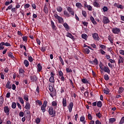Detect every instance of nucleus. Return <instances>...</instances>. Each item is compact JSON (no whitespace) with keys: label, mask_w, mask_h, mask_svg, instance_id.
Here are the masks:
<instances>
[{"label":"nucleus","mask_w":124,"mask_h":124,"mask_svg":"<svg viewBox=\"0 0 124 124\" xmlns=\"http://www.w3.org/2000/svg\"><path fill=\"white\" fill-rule=\"evenodd\" d=\"M59 59L62 65H64V62H63V60H62V56H60L59 57Z\"/></svg>","instance_id":"35"},{"label":"nucleus","mask_w":124,"mask_h":124,"mask_svg":"<svg viewBox=\"0 0 124 124\" xmlns=\"http://www.w3.org/2000/svg\"><path fill=\"white\" fill-rule=\"evenodd\" d=\"M119 59L118 60V64H120V63H123L124 62V58L122 57L121 56H119Z\"/></svg>","instance_id":"17"},{"label":"nucleus","mask_w":124,"mask_h":124,"mask_svg":"<svg viewBox=\"0 0 124 124\" xmlns=\"http://www.w3.org/2000/svg\"><path fill=\"white\" fill-rule=\"evenodd\" d=\"M73 106H74V104L73 102H70L69 105L67 106V108L68 109L69 113H71L72 112V109H73Z\"/></svg>","instance_id":"3"},{"label":"nucleus","mask_w":124,"mask_h":124,"mask_svg":"<svg viewBox=\"0 0 124 124\" xmlns=\"http://www.w3.org/2000/svg\"><path fill=\"white\" fill-rule=\"evenodd\" d=\"M81 37L83 38V39H85V40H87V38H88V36L86 34H82L81 35Z\"/></svg>","instance_id":"42"},{"label":"nucleus","mask_w":124,"mask_h":124,"mask_svg":"<svg viewBox=\"0 0 124 124\" xmlns=\"http://www.w3.org/2000/svg\"><path fill=\"white\" fill-rule=\"evenodd\" d=\"M63 13H64V15L67 17V18L68 17H70V13H68V12H67V11H63Z\"/></svg>","instance_id":"21"},{"label":"nucleus","mask_w":124,"mask_h":124,"mask_svg":"<svg viewBox=\"0 0 124 124\" xmlns=\"http://www.w3.org/2000/svg\"><path fill=\"white\" fill-rule=\"evenodd\" d=\"M35 123L37 124H39L40 123V118H37L36 120H35Z\"/></svg>","instance_id":"62"},{"label":"nucleus","mask_w":124,"mask_h":124,"mask_svg":"<svg viewBox=\"0 0 124 124\" xmlns=\"http://www.w3.org/2000/svg\"><path fill=\"white\" fill-rule=\"evenodd\" d=\"M108 39L109 40V41H110V43L111 44H113V37H112V36L108 35Z\"/></svg>","instance_id":"40"},{"label":"nucleus","mask_w":124,"mask_h":124,"mask_svg":"<svg viewBox=\"0 0 124 124\" xmlns=\"http://www.w3.org/2000/svg\"><path fill=\"white\" fill-rule=\"evenodd\" d=\"M63 26L65 28V29H66V30H67L68 31L70 30V27H69V26L68 25V24H67V23H64L63 24Z\"/></svg>","instance_id":"24"},{"label":"nucleus","mask_w":124,"mask_h":124,"mask_svg":"<svg viewBox=\"0 0 124 124\" xmlns=\"http://www.w3.org/2000/svg\"><path fill=\"white\" fill-rule=\"evenodd\" d=\"M80 122H84L85 121V116H81L80 118Z\"/></svg>","instance_id":"64"},{"label":"nucleus","mask_w":124,"mask_h":124,"mask_svg":"<svg viewBox=\"0 0 124 124\" xmlns=\"http://www.w3.org/2000/svg\"><path fill=\"white\" fill-rule=\"evenodd\" d=\"M124 88L120 87H119V90H118V93L119 94H121V93H124Z\"/></svg>","instance_id":"30"},{"label":"nucleus","mask_w":124,"mask_h":124,"mask_svg":"<svg viewBox=\"0 0 124 124\" xmlns=\"http://www.w3.org/2000/svg\"><path fill=\"white\" fill-rule=\"evenodd\" d=\"M103 70H104V72H106V73H108V74H110V71L109 69V67L107 66H104V69Z\"/></svg>","instance_id":"12"},{"label":"nucleus","mask_w":124,"mask_h":124,"mask_svg":"<svg viewBox=\"0 0 124 124\" xmlns=\"http://www.w3.org/2000/svg\"><path fill=\"white\" fill-rule=\"evenodd\" d=\"M16 106H17V104H16V103H15V102H14L12 103V108L13 109H15V108H16Z\"/></svg>","instance_id":"43"},{"label":"nucleus","mask_w":124,"mask_h":124,"mask_svg":"<svg viewBox=\"0 0 124 124\" xmlns=\"http://www.w3.org/2000/svg\"><path fill=\"white\" fill-rule=\"evenodd\" d=\"M56 10L58 12H62V8L61 6H58L56 8Z\"/></svg>","instance_id":"37"},{"label":"nucleus","mask_w":124,"mask_h":124,"mask_svg":"<svg viewBox=\"0 0 124 124\" xmlns=\"http://www.w3.org/2000/svg\"><path fill=\"white\" fill-rule=\"evenodd\" d=\"M109 89L107 88L106 89H104L103 90V92L104 93H105L106 94H109Z\"/></svg>","instance_id":"39"},{"label":"nucleus","mask_w":124,"mask_h":124,"mask_svg":"<svg viewBox=\"0 0 124 124\" xmlns=\"http://www.w3.org/2000/svg\"><path fill=\"white\" fill-rule=\"evenodd\" d=\"M41 110L42 111L43 113H45L46 112V107L44 106H42L41 108Z\"/></svg>","instance_id":"36"},{"label":"nucleus","mask_w":124,"mask_h":124,"mask_svg":"<svg viewBox=\"0 0 124 124\" xmlns=\"http://www.w3.org/2000/svg\"><path fill=\"white\" fill-rule=\"evenodd\" d=\"M103 10L104 12H107V11H108V8L107 7L104 6L103 8Z\"/></svg>","instance_id":"61"},{"label":"nucleus","mask_w":124,"mask_h":124,"mask_svg":"<svg viewBox=\"0 0 124 124\" xmlns=\"http://www.w3.org/2000/svg\"><path fill=\"white\" fill-rule=\"evenodd\" d=\"M11 12L12 13H17V9L15 8H12L11 9Z\"/></svg>","instance_id":"46"},{"label":"nucleus","mask_w":124,"mask_h":124,"mask_svg":"<svg viewBox=\"0 0 124 124\" xmlns=\"http://www.w3.org/2000/svg\"><path fill=\"white\" fill-rule=\"evenodd\" d=\"M18 99H19L21 104H24V100L23 99V98L21 97H18Z\"/></svg>","instance_id":"45"},{"label":"nucleus","mask_w":124,"mask_h":124,"mask_svg":"<svg viewBox=\"0 0 124 124\" xmlns=\"http://www.w3.org/2000/svg\"><path fill=\"white\" fill-rule=\"evenodd\" d=\"M112 31L114 34H119L121 31V29L118 28H113L112 29Z\"/></svg>","instance_id":"5"},{"label":"nucleus","mask_w":124,"mask_h":124,"mask_svg":"<svg viewBox=\"0 0 124 124\" xmlns=\"http://www.w3.org/2000/svg\"><path fill=\"white\" fill-rule=\"evenodd\" d=\"M82 14L83 16L84 17H85V18H86L87 17V12H86V11H82Z\"/></svg>","instance_id":"54"},{"label":"nucleus","mask_w":124,"mask_h":124,"mask_svg":"<svg viewBox=\"0 0 124 124\" xmlns=\"http://www.w3.org/2000/svg\"><path fill=\"white\" fill-rule=\"evenodd\" d=\"M84 8H87V9L89 11H92V10H93V7H92V6L90 5H88V4L87 3V2H85V3L84 4Z\"/></svg>","instance_id":"7"},{"label":"nucleus","mask_w":124,"mask_h":124,"mask_svg":"<svg viewBox=\"0 0 124 124\" xmlns=\"http://www.w3.org/2000/svg\"><path fill=\"white\" fill-rule=\"evenodd\" d=\"M90 18L91 22L93 23V25H96L97 24L96 21H95V20H94V18H93V16H90Z\"/></svg>","instance_id":"22"},{"label":"nucleus","mask_w":124,"mask_h":124,"mask_svg":"<svg viewBox=\"0 0 124 124\" xmlns=\"http://www.w3.org/2000/svg\"><path fill=\"white\" fill-rule=\"evenodd\" d=\"M93 5L94 6V7H99V3H97L96 1L93 2Z\"/></svg>","instance_id":"41"},{"label":"nucleus","mask_w":124,"mask_h":124,"mask_svg":"<svg viewBox=\"0 0 124 124\" xmlns=\"http://www.w3.org/2000/svg\"><path fill=\"white\" fill-rule=\"evenodd\" d=\"M22 39L23 41H25V42H27V41H28V37L27 36H24L22 37Z\"/></svg>","instance_id":"53"},{"label":"nucleus","mask_w":124,"mask_h":124,"mask_svg":"<svg viewBox=\"0 0 124 124\" xmlns=\"http://www.w3.org/2000/svg\"><path fill=\"white\" fill-rule=\"evenodd\" d=\"M102 22H103V24H109V23H110V20H109V18H108V17H107L105 16H104L103 17Z\"/></svg>","instance_id":"6"},{"label":"nucleus","mask_w":124,"mask_h":124,"mask_svg":"<svg viewBox=\"0 0 124 124\" xmlns=\"http://www.w3.org/2000/svg\"><path fill=\"white\" fill-rule=\"evenodd\" d=\"M48 113L52 117H56V110H54L53 107H50L48 108Z\"/></svg>","instance_id":"1"},{"label":"nucleus","mask_w":124,"mask_h":124,"mask_svg":"<svg viewBox=\"0 0 124 124\" xmlns=\"http://www.w3.org/2000/svg\"><path fill=\"white\" fill-rule=\"evenodd\" d=\"M66 36L67 37H69V38H71V39H74V36H73V35H72V34L69 32H67Z\"/></svg>","instance_id":"23"},{"label":"nucleus","mask_w":124,"mask_h":124,"mask_svg":"<svg viewBox=\"0 0 124 124\" xmlns=\"http://www.w3.org/2000/svg\"><path fill=\"white\" fill-rule=\"evenodd\" d=\"M30 78L31 79V82H34L36 83L38 78L36 75L31 76Z\"/></svg>","instance_id":"4"},{"label":"nucleus","mask_w":124,"mask_h":124,"mask_svg":"<svg viewBox=\"0 0 124 124\" xmlns=\"http://www.w3.org/2000/svg\"><path fill=\"white\" fill-rule=\"evenodd\" d=\"M83 52H84V53H85V54L88 55V54H90V51L89 48H85L83 49Z\"/></svg>","instance_id":"26"},{"label":"nucleus","mask_w":124,"mask_h":124,"mask_svg":"<svg viewBox=\"0 0 124 124\" xmlns=\"http://www.w3.org/2000/svg\"><path fill=\"white\" fill-rule=\"evenodd\" d=\"M96 116L97 117V118L100 119L101 117H102V114L100 113V112H99L98 113H96Z\"/></svg>","instance_id":"44"},{"label":"nucleus","mask_w":124,"mask_h":124,"mask_svg":"<svg viewBox=\"0 0 124 124\" xmlns=\"http://www.w3.org/2000/svg\"><path fill=\"white\" fill-rule=\"evenodd\" d=\"M104 79H105L106 81H108V80H109V76H108L107 74H105L104 76Z\"/></svg>","instance_id":"34"},{"label":"nucleus","mask_w":124,"mask_h":124,"mask_svg":"<svg viewBox=\"0 0 124 124\" xmlns=\"http://www.w3.org/2000/svg\"><path fill=\"white\" fill-rule=\"evenodd\" d=\"M8 57H9V58H11V59H12L13 60L14 59V56H13V53L11 52H9L8 53Z\"/></svg>","instance_id":"28"},{"label":"nucleus","mask_w":124,"mask_h":124,"mask_svg":"<svg viewBox=\"0 0 124 124\" xmlns=\"http://www.w3.org/2000/svg\"><path fill=\"white\" fill-rule=\"evenodd\" d=\"M124 124V117H122L121 120L119 122V124Z\"/></svg>","instance_id":"60"},{"label":"nucleus","mask_w":124,"mask_h":124,"mask_svg":"<svg viewBox=\"0 0 124 124\" xmlns=\"http://www.w3.org/2000/svg\"><path fill=\"white\" fill-rule=\"evenodd\" d=\"M24 65H25L26 67H28L29 65H30V62L27 60H25L24 61Z\"/></svg>","instance_id":"29"},{"label":"nucleus","mask_w":124,"mask_h":124,"mask_svg":"<svg viewBox=\"0 0 124 124\" xmlns=\"http://www.w3.org/2000/svg\"><path fill=\"white\" fill-rule=\"evenodd\" d=\"M37 71L38 72H40V71H41V70H42V66H41V65L40 64V63H38L37 65Z\"/></svg>","instance_id":"18"},{"label":"nucleus","mask_w":124,"mask_h":124,"mask_svg":"<svg viewBox=\"0 0 124 124\" xmlns=\"http://www.w3.org/2000/svg\"><path fill=\"white\" fill-rule=\"evenodd\" d=\"M66 9L67 11L71 14V15H72V16H74V11H73V9L71 8L70 7H66Z\"/></svg>","instance_id":"10"},{"label":"nucleus","mask_w":124,"mask_h":124,"mask_svg":"<svg viewBox=\"0 0 124 124\" xmlns=\"http://www.w3.org/2000/svg\"><path fill=\"white\" fill-rule=\"evenodd\" d=\"M50 23H51V27L52 30H55L56 31V30H57V26L55 25V23H54V21H53V20H51Z\"/></svg>","instance_id":"14"},{"label":"nucleus","mask_w":124,"mask_h":124,"mask_svg":"<svg viewBox=\"0 0 124 124\" xmlns=\"http://www.w3.org/2000/svg\"><path fill=\"white\" fill-rule=\"evenodd\" d=\"M66 71L67 73H70L72 72V70H71V69H69V68H67L66 69Z\"/></svg>","instance_id":"58"},{"label":"nucleus","mask_w":124,"mask_h":124,"mask_svg":"<svg viewBox=\"0 0 124 124\" xmlns=\"http://www.w3.org/2000/svg\"><path fill=\"white\" fill-rule=\"evenodd\" d=\"M92 36L93 38L95 39V40H97V41H99V39H100L99 38V36H98V34H97V33L93 34Z\"/></svg>","instance_id":"11"},{"label":"nucleus","mask_w":124,"mask_h":124,"mask_svg":"<svg viewBox=\"0 0 124 124\" xmlns=\"http://www.w3.org/2000/svg\"><path fill=\"white\" fill-rule=\"evenodd\" d=\"M81 82L83 84H89V81L87 80L86 78H82L81 79Z\"/></svg>","instance_id":"33"},{"label":"nucleus","mask_w":124,"mask_h":124,"mask_svg":"<svg viewBox=\"0 0 124 124\" xmlns=\"http://www.w3.org/2000/svg\"><path fill=\"white\" fill-rule=\"evenodd\" d=\"M97 106L99 108H101V107H102V102L101 101H98L97 102Z\"/></svg>","instance_id":"31"},{"label":"nucleus","mask_w":124,"mask_h":124,"mask_svg":"<svg viewBox=\"0 0 124 124\" xmlns=\"http://www.w3.org/2000/svg\"><path fill=\"white\" fill-rule=\"evenodd\" d=\"M114 6H115V7H117V8H120V9H124V6H123L122 5L118 4L117 3H114Z\"/></svg>","instance_id":"16"},{"label":"nucleus","mask_w":124,"mask_h":124,"mask_svg":"<svg viewBox=\"0 0 124 124\" xmlns=\"http://www.w3.org/2000/svg\"><path fill=\"white\" fill-rule=\"evenodd\" d=\"M48 104V102L46 100L44 101L43 104L42 105L43 106H45V107H47V105Z\"/></svg>","instance_id":"51"},{"label":"nucleus","mask_w":124,"mask_h":124,"mask_svg":"<svg viewBox=\"0 0 124 124\" xmlns=\"http://www.w3.org/2000/svg\"><path fill=\"white\" fill-rule=\"evenodd\" d=\"M59 75L60 76V78L61 80V81H62V82H63V81H64V77H63V73H62V72L61 70L59 71Z\"/></svg>","instance_id":"9"},{"label":"nucleus","mask_w":124,"mask_h":124,"mask_svg":"<svg viewBox=\"0 0 124 124\" xmlns=\"http://www.w3.org/2000/svg\"><path fill=\"white\" fill-rule=\"evenodd\" d=\"M76 6L78 7V8H79L80 9H81L82 7H83V5H82V4L80 2L76 3Z\"/></svg>","instance_id":"20"},{"label":"nucleus","mask_w":124,"mask_h":124,"mask_svg":"<svg viewBox=\"0 0 124 124\" xmlns=\"http://www.w3.org/2000/svg\"><path fill=\"white\" fill-rule=\"evenodd\" d=\"M10 111V109H9V108L8 106H5L4 107V112L6 114L7 116L9 115V111Z\"/></svg>","instance_id":"8"},{"label":"nucleus","mask_w":124,"mask_h":124,"mask_svg":"<svg viewBox=\"0 0 124 124\" xmlns=\"http://www.w3.org/2000/svg\"><path fill=\"white\" fill-rule=\"evenodd\" d=\"M54 17L56 19H57L58 20L59 24H62V23H63V22H64L63 18H62V17L59 16V15H58V14H55Z\"/></svg>","instance_id":"2"},{"label":"nucleus","mask_w":124,"mask_h":124,"mask_svg":"<svg viewBox=\"0 0 124 124\" xmlns=\"http://www.w3.org/2000/svg\"><path fill=\"white\" fill-rule=\"evenodd\" d=\"M36 103H38V104L40 106L41 105H42V102H41V101L39 100H37L36 101Z\"/></svg>","instance_id":"56"},{"label":"nucleus","mask_w":124,"mask_h":124,"mask_svg":"<svg viewBox=\"0 0 124 124\" xmlns=\"http://www.w3.org/2000/svg\"><path fill=\"white\" fill-rule=\"evenodd\" d=\"M24 112L20 111L19 112V117H24Z\"/></svg>","instance_id":"63"},{"label":"nucleus","mask_w":124,"mask_h":124,"mask_svg":"<svg viewBox=\"0 0 124 124\" xmlns=\"http://www.w3.org/2000/svg\"><path fill=\"white\" fill-rule=\"evenodd\" d=\"M3 104V98L2 96H0V105H2Z\"/></svg>","instance_id":"48"},{"label":"nucleus","mask_w":124,"mask_h":124,"mask_svg":"<svg viewBox=\"0 0 124 124\" xmlns=\"http://www.w3.org/2000/svg\"><path fill=\"white\" fill-rule=\"evenodd\" d=\"M13 7V5L12 4L10 5L6 9V11L8 10H10V9H12V8Z\"/></svg>","instance_id":"52"},{"label":"nucleus","mask_w":124,"mask_h":124,"mask_svg":"<svg viewBox=\"0 0 124 124\" xmlns=\"http://www.w3.org/2000/svg\"><path fill=\"white\" fill-rule=\"evenodd\" d=\"M62 104L63 107H66L67 106L66 98H63L62 100Z\"/></svg>","instance_id":"13"},{"label":"nucleus","mask_w":124,"mask_h":124,"mask_svg":"<svg viewBox=\"0 0 124 124\" xmlns=\"http://www.w3.org/2000/svg\"><path fill=\"white\" fill-rule=\"evenodd\" d=\"M109 123H114V122H116V119L114 118H110L109 119Z\"/></svg>","instance_id":"55"},{"label":"nucleus","mask_w":124,"mask_h":124,"mask_svg":"<svg viewBox=\"0 0 124 124\" xmlns=\"http://www.w3.org/2000/svg\"><path fill=\"white\" fill-rule=\"evenodd\" d=\"M49 90L51 93H52L54 91V89L53 88V86L49 85L48 86Z\"/></svg>","instance_id":"50"},{"label":"nucleus","mask_w":124,"mask_h":124,"mask_svg":"<svg viewBox=\"0 0 124 124\" xmlns=\"http://www.w3.org/2000/svg\"><path fill=\"white\" fill-rule=\"evenodd\" d=\"M44 11L46 14L48 13V8L47 7V4H45L44 5Z\"/></svg>","instance_id":"25"},{"label":"nucleus","mask_w":124,"mask_h":124,"mask_svg":"<svg viewBox=\"0 0 124 124\" xmlns=\"http://www.w3.org/2000/svg\"><path fill=\"white\" fill-rule=\"evenodd\" d=\"M28 60L29 61V62H31L33 61V59L31 56H28Z\"/></svg>","instance_id":"49"},{"label":"nucleus","mask_w":124,"mask_h":124,"mask_svg":"<svg viewBox=\"0 0 124 124\" xmlns=\"http://www.w3.org/2000/svg\"><path fill=\"white\" fill-rule=\"evenodd\" d=\"M6 88L7 89H11V85H10V81L8 80L6 84Z\"/></svg>","instance_id":"27"},{"label":"nucleus","mask_w":124,"mask_h":124,"mask_svg":"<svg viewBox=\"0 0 124 124\" xmlns=\"http://www.w3.org/2000/svg\"><path fill=\"white\" fill-rule=\"evenodd\" d=\"M23 98L26 100V101H29V96L28 95H24L23 96Z\"/></svg>","instance_id":"57"},{"label":"nucleus","mask_w":124,"mask_h":124,"mask_svg":"<svg viewBox=\"0 0 124 124\" xmlns=\"http://www.w3.org/2000/svg\"><path fill=\"white\" fill-rule=\"evenodd\" d=\"M25 108V109H27V110H30L31 109V104H30V103L27 102Z\"/></svg>","instance_id":"19"},{"label":"nucleus","mask_w":124,"mask_h":124,"mask_svg":"<svg viewBox=\"0 0 124 124\" xmlns=\"http://www.w3.org/2000/svg\"><path fill=\"white\" fill-rule=\"evenodd\" d=\"M25 72H26L25 71V70H24V69H23V68H20L19 69V74H20V75H22V76H24Z\"/></svg>","instance_id":"15"},{"label":"nucleus","mask_w":124,"mask_h":124,"mask_svg":"<svg viewBox=\"0 0 124 124\" xmlns=\"http://www.w3.org/2000/svg\"><path fill=\"white\" fill-rule=\"evenodd\" d=\"M51 105L53 107H57V106H58V103L55 101H53L51 103Z\"/></svg>","instance_id":"32"},{"label":"nucleus","mask_w":124,"mask_h":124,"mask_svg":"<svg viewBox=\"0 0 124 124\" xmlns=\"http://www.w3.org/2000/svg\"><path fill=\"white\" fill-rule=\"evenodd\" d=\"M88 119L90 121H92V120H93V116H92V114H91L90 113H89L88 115Z\"/></svg>","instance_id":"47"},{"label":"nucleus","mask_w":124,"mask_h":124,"mask_svg":"<svg viewBox=\"0 0 124 124\" xmlns=\"http://www.w3.org/2000/svg\"><path fill=\"white\" fill-rule=\"evenodd\" d=\"M49 81L50 83H55V79L54 78V77H50L49 79Z\"/></svg>","instance_id":"38"},{"label":"nucleus","mask_w":124,"mask_h":124,"mask_svg":"<svg viewBox=\"0 0 124 124\" xmlns=\"http://www.w3.org/2000/svg\"><path fill=\"white\" fill-rule=\"evenodd\" d=\"M84 94V96H86V97H89V92L88 91H85Z\"/></svg>","instance_id":"59"}]
</instances>
